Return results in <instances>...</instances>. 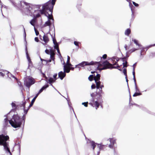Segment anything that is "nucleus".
Segmentation results:
<instances>
[{"instance_id":"obj_20","label":"nucleus","mask_w":155,"mask_h":155,"mask_svg":"<svg viewBox=\"0 0 155 155\" xmlns=\"http://www.w3.org/2000/svg\"><path fill=\"white\" fill-rule=\"evenodd\" d=\"M91 147L92 148L93 150H94L95 147L96 146V143L94 141H92L90 142Z\"/></svg>"},{"instance_id":"obj_54","label":"nucleus","mask_w":155,"mask_h":155,"mask_svg":"<svg viewBox=\"0 0 155 155\" xmlns=\"http://www.w3.org/2000/svg\"><path fill=\"white\" fill-rule=\"evenodd\" d=\"M136 92H140V91L139 89L137 87L136 85Z\"/></svg>"},{"instance_id":"obj_40","label":"nucleus","mask_w":155,"mask_h":155,"mask_svg":"<svg viewBox=\"0 0 155 155\" xmlns=\"http://www.w3.org/2000/svg\"><path fill=\"white\" fill-rule=\"evenodd\" d=\"M49 86V85L48 84H46L44 86L41 88L43 90L47 88Z\"/></svg>"},{"instance_id":"obj_8","label":"nucleus","mask_w":155,"mask_h":155,"mask_svg":"<svg viewBox=\"0 0 155 155\" xmlns=\"http://www.w3.org/2000/svg\"><path fill=\"white\" fill-rule=\"evenodd\" d=\"M98 101H95L94 99H91L89 104L93 107H95L97 110L100 105V104Z\"/></svg>"},{"instance_id":"obj_19","label":"nucleus","mask_w":155,"mask_h":155,"mask_svg":"<svg viewBox=\"0 0 155 155\" xmlns=\"http://www.w3.org/2000/svg\"><path fill=\"white\" fill-rule=\"evenodd\" d=\"M52 11L50 12V14H49L48 12V14H47V16L49 19H52L53 20V18L52 15Z\"/></svg>"},{"instance_id":"obj_39","label":"nucleus","mask_w":155,"mask_h":155,"mask_svg":"<svg viewBox=\"0 0 155 155\" xmlns=\"http://www.w3.org/2000/svg\"><path fill=\"white\" fill-rule=\"evenodd\" d=\"M65 65L69 67H70L72 66V64L70 63V62L66 63V64H65Z\"/></svg>"},{"instance_id":"obj_24","label":"nucleus","mask_w":155,"mask_h":155,"mask_svg":"<svg viewBox=\"0 0 155 155\" xmlns=\"http://www.w3.org/2000/svg\"><path fill=\"white\" fill-rule=\"evenodd\" d=\"M51 25V21H50L49 20L45 22V23L44 25V26L45 27L46 26H50Z\"/></svg>"},{"instance_id":"obj_32","label":"nucleus","mask_w":155,"mask_h":155,"mask_svg":"<svg viewBox=\"0 0 155 155\" xmlns=\"http://www.w3.org/2000/svg\"><path fill=\"white\" fill-rule=\"evenodd\" d=\"M26 55H27V59H28V61L29 62H31V60L30 57L28 55V51H27V49H26Z\"/></svg>"},{"instance_id":"obj_12","label":"nucleus","mask_w":155,"mask_h":155,"mask_svg":"<svg viewBox=\"0 0 155 155\" xmlns=\"http://www.w3.org/2000/svg\"><path fill=\"white\" fill-rule=\"evenodd\" d=\"M66 75V73L64 71H61L59 72L58 73V77L61 80H62L65 77Z\"/></svg>"},{"instance_id":"obj_48","label":"nucleus","mask_w":155,"mask_h":155,"mask_svg":"<svg viewBox=\"0 0 155 155\" xmlns=\"http://www.w3.org/2000/svg\"><path fill=\"white\" fill-rule=\"evenodd\" d=\"M70 57L69 56H67V60L66 63L70 62Z\"/></svg>"},{"instance_id":"obj_44","label":"nucleus","mask_w":155,"mask_h":155,"mask_svg":"<svg viewBox=\"0 0 155 155\" xmlns=\"http://www.w3.org/2000/svg\"><path fill=\"white\" fill-rule=\"evenodd\" d=\"M18 84L20 87L21 88H22L23 86L21 84V82H18Z\"/></svg>"},{"instance_id":"obj_17","label":"nucleus","mask_w":155,"mask_h":155,"mask_svg":"<svg viewBox=\"0 0 155 155\" xmlns=\"http://www.w3.org/2000/svg\"><path fill=\"white\" fill-rule=\"evenodd\" d=\"M43 41L45 43H48L49 41V38L47 35H44L43 36Z\"/></svg>"},{"instance_id":"obj_16","label":"nucleus","mask_w":155,"mask_h":155,"mask_svg":"<svg viewBox=\"0 0 155 155\" xmlns=\"http://www.w3.org/2000/svg\"><path fill=\"white\" fill-rule=\"evenodd\" d=\"M100 75L99 74H97L96 76L94 77V79L95 81V82L100 81Z\"/></svg>"},{"instance_id":"obj_64","label":"nucleus","mask_w":155,"mask_h":155,"mask_svg":"<svg viewBox=\"0 0 155 155\" xmlns=\"http://www.w3.org/2000/svg\"><path fill=\"white\" fill-rule=\"evenodd\" d=\"M40 59H41V61H46V60L43 59H42L41 58Z\"/></svg>"},{"instance_id":"obj_2","label":"nucleus","mask_w":155,"mask_h":155,"mask_svg":"<svg viewBox=\"0 0 155 155\" xmlns=\"http://www.w3.org/2000/svg\"><path fill=\"white\" fill-rule=\"evenodd\" d=\"M55 3V0H50L42 5V9L39 11L41 15L44 14L47 16L48 12H53L54 5Z\"/></svg>"},{"instance_id":"obj_63","label":"nucleus","mask_w":155,"mask_h":155,"mask_svg":"<svg viewBox=\"0 0 155 155\" xmlns=\"http://www.w3.org/2000/svg\"><path fill=\"white\" fill-rule=\"evenodd\" d=\"M136 63H135V64H134V65H133V69H134V67L135 68V67L136 66Z\"/></svg>"},{"instance_id":"obj_35","label":"nucleus","mask_w":155,"mask_h":155,"mask_svg":"<svg viewBox=\"0 0 155 155\" xmlns=\"http://www.w3.org/2000/svg\"><path fill=\"white\" fill-rule=\"evenodd\" d=\"M12 106L13 108H14V109L15 110L16 109L17 107L16 104L15 103L12 102Z\"/></svg>"},{"instance_id":"obj_46","label":"nucleus","mask_w":155,"mask_h":155,"mask_svg":"<svg viewBox=\"0 0 155 155\" xmlns=\"http://www.w3.org/2000/svg\"><path fill=\"white\" fill-rule=\"evenodd\" d=\"M132 3L136 7H138L139 6L138 4L134 2H133Z\"/></svg>"},{"instance_id":"obj_11","label":"nucleus","mask_w":155,"mask_h":155,"mask_svg":"<svg viewBox=\"0 0 155 155\" xmlns=\"http://www.w3.org/2000/svg\"><path fill=\"white\" fill-rule=\"evenodd\" d=\"M26 103V101H25V102H23L22 104H21V105H20V106H21V107L23 106L24 107V113H25V114H24L23 116V119H25V116H26L25 115L26 114H27L28 110L29 109V108L30 107H29V106L28 108V109H27L26 110L25 109V105Z\"/></svg>"},{"instance_id":"obj_13","label":"nucleus","mask_w":155,"mask_h":155,"mask_svg":"<svg viewBox=\"0 0 155 155\" xmlns=\"http://www.w3.org/2000/svg\"><path fill=\"white\" fill-rule=\"evenodd\" d=\"M63 64H64V72L66 73H69L70 71V67H68L65 65V62H64Z\"/></svg>"},{"instance_id":"obj_56","label":"nucleus","mask_w":155,"mask_h":155,"mask_svg":"<svg viewBox=\"0 0 155 155\" xmlns=\"http://www.w3.org/2000/svg\"><path fill=\"white\" fill-rule=\"evenodd\" d=\"M51 60H52L51 59L49 60H46V61H45L47 63H48L51 62Z\"/></svg>"},{"instance_id":"obj_38","label":"nucleus","mask_w":155,"mask_h":155,"mask_svg":"<svg viewBox=\"0 0 155 155\" xmlns=\"http://www.w3.org/2000/svg\"><path fill=\"white\" fill-rule=\"evenodd\" d=\"M54 48L55 49H57L59 48V45L58 43H56V44H54Z\"/></svg>"},{"instance_id":"obj_53","label":"nucleus","mask_w":155,"mask_h":155,"mask_svg":"<svg viewBox=\"0 0 155 155\" xmlns=\"http://www.w3.org/2000/svg\"><path fill=\"white\" fill-rule=\"evenodd\" d=\"M74 44L76 46H78V42L76 41H74Z\"/></svg>"},{"instance_id":"obj_15","label":"nucleus","mask_w":155,"mask_h":155,"mask_svg":"<svg viewBox=\"0 0 155 155\" xmlns=\"http://www.w3.org/2000/svg\"><path fill=\"white\" fill-rule=\"evenodd\" d=\"M9 121L7 118L4 119L3 123V126L4 127H6L8 126Z\"/></svg>"},{"instance_id":"obj_22","label":"nucleus","mask_w":155,"mask_h":155,"mask_svg":"<svg viewBox=\"0 0 155 155\" xmlns=\"http://www.w3.org/2000/svg\"><path fill=\"white\" fill-rule=\"evenodd\" d=\"M55 82V80L52 78H50L48 80V82L51 85H52V83Z\"/></svg>"},{"instance_id":"obj_45","label":"nucleus","mask_w":155,"mask_h":155,"mask_svg":"<svg viewBox=\"0 0 155 155\" xmlns=\"http://www.w3.org/2000/svg\"><path fill=\"white\" fill-rule=\"evenodd\" d=\"M88 102H83L82 103L83 105H84V106L85 107H87L88 106Z\"/></svg>"},{"instance_id":"obj_3","label":"nucleus","mask_w":155,"mask_h":155,"mask_svg":"<svg viewBox=\"0 0 155 155\" xmlns=\"http://www.w3.org/2000/svg\"><path fill=\"white\" fill-rule=\"evenodd\" d=\"M23 120L25 122V119H22L18 114H14L9 123L12 127L16 128L21 127Z\"/></svg>"},{"instance_id":"obj_61","label":"nucleus","mask_w":155,"mask_h":155,"mask_svg":"<svg viewBox=\"0 0 155 155\" xmlns=\"http://www.w3.org/2000/svg\"><path fill=\"white\" fill-rule=\"evenodd\" d=\"M133 105H135V106H138H138H139L138 105H137V104H130V106H133Z\"/></svg>"},{"instance_id":"obj_49","label":"nucleus","mask_w":155,"mask_h":155,"mask_svg":"<svg viewBox=\"0 0 155 155\" xmlns=\"http://www.w3.org/2000/svg\"><path fill=\"white\" fill-rule=\"evenodd\" d=\"M53 41L54 45L56 44V43H58L56 41V39L55 38H53Z\"/></svg>"},{"instance_id":"obj_23","label":"nucleus","mask_w":155,"mask_h":155,"mask_svg":"<svg viewBox=\"0 0 155 155\" xmlns=\"http://www.w3.org/2000/svg\"><path fill=\"white\" fill-rule=\"evenodd\" d=\"M131 33V30L129 28L127 29L125 32V34L129 36Z\"/></svg>"},{"instance_id":"obj_41","label":"nucleus","mask_w":155,"mask_h":155,"mask_svg":"<svg viewBox=\"0 0 155 155\" xmlns=\"http://www.w3.org/2000/svg\"><path fill=\"white\" fill-rule=\"evenodd\" d=\"M34 29L36 35L37 36L39 34L38 31L35 28H34Z\"/></svg>"},{"instance_id":"obj_62","label":"nucleus","mask_w":155,"mask_h":155,"mask_svg":"<svg viewBox=\"0 0 155 155\" xmlns=\"http://www.w3.org/2000/svg\"><path fill=\"white\" fill-rule=\"evenodd\" d=\"M57 50V52H58V53L60 54V55H61V53L60 52V51H59V48L58 49H56Z\"/></svg>"},{"instance_id":"obj_1","label":"nucleus","mask_w":155,"mask_h":155,"mask_svg":"<svg viewBox=\"0 0 155 155\" xmlns=\"http://www.w3.org/2000/svg\"><path fill=\"white\" fill-rule=\"evenodd\" d=\"M92 65H96L97 66V69L100 71L108 69L117 68L120 71H122V69L120 68V66H114L113 64L110 63L107 61H104L102 64H101V61H91L90 62L87 61H83L76 65L75 68H80L81 67L85 66Z\"/></svg>"},{"instance_id":"obj_10","label":"nucleus","mask_w":155,"mask_h":155,"mask_svg":"<svg viewBox=\"0 0 155 155\" xmlns=\"http://www.w3.org/2000/svg\"><path fill=\"white\" fill-rule=\"evenodd\" d=\"M96 83V87L97 89H99V91L102 92V88L104 87L103 84L101 85V82L100 81L95 82Z\"/></svg>"},{"instance_id":"obj_7","label":"nucleus","mask_w":155,"mask_h":155,"mask_svg":"<svg viewBox=\"0 0 155 155\" xmlns=\"http://www.w3.org/2000/svg\"><path fill=\"white\" fill-rule=\"evenodd\" d=\"M34 80L32 78H28L24 81L25 85L29 88L30 86L35 83Z\"/></svg>"},{"instance_id":"obj_9","label":"nucleus","mask_w":155,"mask_h":155,"mask_svg":"<svg viewBox=\"0 0 155 155\" xmlns=\"http://www.w3.org/2000/svg\"><path fill=\"white\" fill-rule=\"evenodd\" d=\"M1 71H2L0 72V76L3 77L6 74L8 77L10 78V76L11 75V74L10 72L5 70H2Z\"/></svg>"},{"instance_id":"obj_6","label":"nucleus","mask_w":155,"mask_h":155,"mask_svg":"<svg viewBox=\"0 0 155 155\" xmlns=\"http://www.w3.org/2000/svg\"><path fill=\"white\" fill-rule=\"evenodd\" d=\"M102 92L97 91L95 94H94L93 93L91 94V96L92 97V99H94L95 101L97 100L96 101H101L102 99L101 94Z\"/></svg>"},{"instance_id":"obj_21","label":"nucleus","mask_w":155,"mask_h":155,"mask_svg":"<svg viewBox=\"0 0 155 155\" xmlns=\"http://www.w3.org/2000/svg\"><path fill=\"white\" fill-rule=\"evenodd\" d=\"M98 147H99L100 150H103L105 148L106 146L101 144H98Z\"/></svg>"},{"instance_id":"obj_57","label":"nucleus","mask_w":155,"mask_h":155,"mask_svg":"<svg viewBox=\"0 0 155 155\" xmlns=\"http://www.w3.org/2000/svg\"><path fill=\"white\" fill-rule=\"evenodd\" d=\"M114 146V145L111 144H110L109 145V147L110 148H113Z\"/></svg>"},{"instance_id":"obj_47","label":"nucleus","mask_w":155,"mask_h":155,"mask_svg":"<svg viewBox=\"0 0 155 155\" xmlns=\"http://www.w3.org/2000/svg\"><path fill=\"white\" fill-rule=\"evenodd\" d=\"M45 53L47 54H50V51H49L48 49H46L45 50Z\"/></svg>"},{"instance_id":"obj_27","label":"nucleus","mask_w":155,"mask_h":155,"mask_svg":"<svg viewBox=\"0 0 155 155\" xmlns=\"http://www.w3.org/2000/svg\"><path fill=\"white\" fill-rule=\"evenodd\" d=\"M35 19H32L30 21V23L31 25L33 26H35Z\"/></svg>"},{"instance_id":"obj_60","label":"nucleus","mask_w":155,"mask_h":155,"mask_svg":"<svg viewBox=\"0 0 155 155\" xmlns=\"http://www.w3.org/2000/svg\"><path fill=\"white\" fill-rule=\"evenodd\" d=\"M133 78H134L133 79H134V83H135V84L136 85V79L135 77H134Z\"/></svg>"},{"instance_id":"obj_5","label":"nucleus","mask_w":155,"mask_h":155,"mask_svg":"<svg viewBox=\"0 0 155 155\" xmlns=\"http://www.w3.org/2000/svg\"><path fill=\"white\" fill-rule=\"evenodd\" d=\"M20 5L23 8H26L28 10V12L29 13L30 12L31 10L32 9L31 7L32 5L30 3H27L25 1H21L20 2Z\"/></svg>"},{"instance_id":"obj_37","label":"nucleus","mask_w":155,"mask_h":155,"mask_svg":"<svg viewBox=\"0 0 155 155\" xmlns=\"http://www.w3.org/2000/svg\"><path fill=\"white\" fill-rule=\"evenodd\" d=\"M132 41H134V43L137 45L138 46H140V44H139L138 43V41L136 39H134L132 40Z\"/></svg>"},{"instance_id":"obj_50","label":"nucleus","mask_w":155,"mask_h":155,"mask_svg":"<svg viewBox=\"0 0 155 155\" xmlns=\"http://www.w3.org/2000/svg\"><path fill=\"white\" fill-rule=\"evenodd\" d=\"M133 78L135 77V68H134V69H133Z\"/></svg>"},{"instance_id":"obj_30","label":"nucleus","mask_w":155,"mask_h":155,"mask_svg":"<svg viewBox=\"0 0 155 155\" xmlns=\"http://www.w3.org/2000/svg\"><path fill=\"white\" fill-rule=\"evenodd\" d=\"M129 57V55H127L126 57H124L123 58H121V59L122 60V61L124 62L126 61V60L127 61V58Z\"/></svg>"},{"instance_id":"obj_29","label":"nucleus","mask_w":155,"mask_h":155,"mask_svg":"<svg viewBox=\"0 0 155 155\" xmlns=\"http://www.w3.org/2000/svg\"><path fill=\"white\" fill-rule=\"evenodd\" d=\"M119 60V58H117L116 59V61H115V62L113 64L114 66H119L118 64L117 63L118 61Z\"/></svg>"},{"instance_id":"obj_26","label":"nucleus","mask_w":155,"mask_h":155,"mask_svg":"<svg viewBox=\"0 0 155 155\" xmlns=\"http://www.w3.org/2000/svg\"><path fill=\"white\" fill-rule=\"evenodd\" d=\"M107 56L106 54H104L102 56V57H101V60L100 61H101V62L102 61V58L104 59H105L107 58Z\"/></svg>"},{"instance_id":"obj_55","label":"nucleus","mask_w":155,"mask_h":155,"mask_svg":"<svg viewBox=\"0 0 155 155\" xmlns=\"http://www.w3.org/2000/svg\"><path fill=\"white\" fill-rule=\"evenodd\" d=\"M35 41L37 42H38L39 41V39H38V38L37 37H35Z\"/></svg>"},{"instance_id":"obj_14","label":"nucleus","mask_w":155,"mask_h":155,"mask_svg":"<svg viewBox=\"0 0 155 155\" xmlns=\"http://www.w3.org/2000/svg\"><path fill=\"white\" fill-rule=\"evenodd\" d=\"M50 58L52 60L54 61L55 59L54 55L55 53L54 51L52 50H50Z\"/></svg>"},{"instance_id":"obj_58","label":"nucleus","mask_w":155,"mask_h":155,"mask_svg":"<svg viewBox=\"0 0 155 155\" xmlns=\"http://www.w3.org/2000/svg\"><path fill=\"white\" fill-rule=\"evenodd\" d=\"M124 48L126 50H127L128 48L127 45H125L124 46Z\"/></svg>"},{"instance_id":"obj_33","label":"nucleus","mask_w":155,"mask_h":155,"mask_svg":"<svg viewBox=\"0 0 155 155\" xmlns=\"http://www.w3.org/2000/svg\"><path fill=\"white\" fill-rule=\"evenodd\" d=\"M141 93L140 92H135L133 95L134 97H136L137 96H139L141 95Z\"/></svg>"},{"instance_id":"obj_59","label":"nucleus","mask_w":155,"mask_h":155,"mask_svg":"<svg viewBox=\"0 0 155 155\" xmlns=\"http://www.w3.org/2000/svg\"><path fill=\"white\" fill-rule=\"evenodd\" d=\"M74 68L72 67H70V70L73 71L74 70Z\"/></svg>"},{"instance_id":"obj_18","label":"nucleus","mask_w":155,"mask_h":155,"mask_svg":"<svg viewBox=\"0 0 155 155\" xmlns=\"http://www.w3.org/2000/svg\"><path fill=\"white\" fill-rule=\"evenodd\" d=\"M38 97V96H37V95H36V96L31 101L30 104V105H29V107H31L32 106L36 98H37V97Z\"/></svg>"},{"instance_id":"obj_43","label":"nucleus","mask_w":155,"mask_h":155,"mask_svg":"<svg viewBox=\"0 0 155 155\" xmlns=\"http://www.w3.org/2000/svg\"><path fill=\"white\" fill-rule=\"evenodd\" d=\"M44 90L42 88H41L40 90L38 92V93H37L36 95H37V96H38V95H39V94L41 93V92H42Z\"/></svg>"},{"instance_id":"obj_36","label":"nucleus","mask_w":155,"mask_h":155,"mask_svg":"<svg viewBox=\"0 0 155 155\" xmlns=\"http://www.w3.org/2000/svg\"><path fill=\"white\" fill-rule=\"evenodd\" d=\"M127 61L126 60V61L125 62H124L123 63V68L127 67Z\"/></svg>"},{"instance_id":"obj_25","label":"nucleus","mask_w":155,"mask_h":155,"mask_svg":"<svg viewBox=\"0 0 155 155\" xmlns=\"http://www.w3.org/2000/svg\"><path fill=\"white\" fill-rule=\"evenodd\" d=\"M110 141L111 143H112L113 145H114V143H116V140L114 139L113 138H110Z\"/></svg>"},{"instance_id":"obj_52","label":"nucleus","mask_w":155,"mask_h":155,"mask_svg":"<svg viewBox=\"0 0 155 155\" xmlns=\"http://www.w3.org/2000/svg\"><path fill=\"white\" fill-rule=\"evenodd\" d=\"M40 16H41L40 15L39 13H38L36 15L35 17V18H39V17H40Z\"/></svg>"},{"instance_id":"obj_4","label":"nucleus","mask_w":155,"mask_h":155,"mask_svg":"<svg viewBox=\"0 0 155 155\" xmlns=\"http://www.w3.org/2000/svg\"><path fill=\"white\" fill-rule=\"evenodd\" d=\"M9 138L8 135L5 136L3 134L0 135V145L3 146L5 150L11 153L8 148V143L7 142L9 140Z\"/></svg>"},{"instance_id":"obj_34","label":"nucleus","mask_w":155,"mask_h":155,"mask_svg":"<svg viewBox=\"0 0 155 155\" xmlns=\"http://www.w3.org/2000/svg\"><path fill=\"white\" fill-rule=\"evenodd\" d=\"M123 72L124 73V75L125 76H126V78H127V69L124 68L123 70Z\"/></svg>"},{"instance_id":"obj_31","label":"nucleus","mask_w":155,"mask_h":155,"mask_svg":"<svg viewBox=\"0 0 155 155\" xmlns=\"http://www.w3.org/2000/svg\"><path fill=\"white\" fill-rule=\"evenodd\" d=\"M94 76L93 75H91L88 77V79L90 81H92L94 79Z\"/></svg>"},{"instance_id":"obj_28","label":"nucleus","mask_w":155,"mask_h":155,"mask_svg":"<svg viewBox=\"0 0 155 155\" xmlns=\"http://www.w3.org/2000/svg\"><path fill=\"white\" fill-rule=\"evenodd\" d=\"M138 49H137V48H133V49L130 50L128 51V53H131L135 51L138 50Z\"/></svg>"},{"instance_id":"obj_42","label":"nucleus","mask_w":155,"mask_h":155,"mask_svg":"<svg viewBox=\"0 0 155 155\" xmlns=\"http://www.w3.org/2000/svg\"><path fill=\"white\" fill-rule=\"evenodd\" d=\"M57 74L56 73V74H54L53 76V78H54V79L55 80V81H56V80L57 79Z\"/></svg>"},{"instance_id":"obj_51","label":"nucleus","mask_w":155,"mask_h":155,"mask_svg":"<svg viewBox=\"0 0 155 155\" xmlns=\"http://www.w3.org/2000/svg\"><path fill=\"white\" fill-rule=\"evenodd\" d=\"M96 87V86L95 84H93L91 86V88L92 89H95Z\"/></svg>"}]
</instances>
